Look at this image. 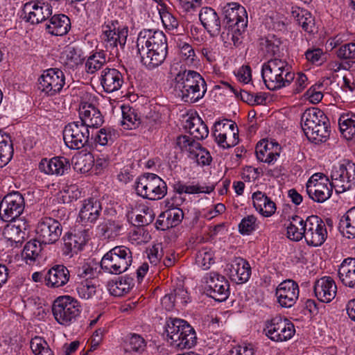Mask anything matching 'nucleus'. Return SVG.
<instances>
[{
    "mask_svg": "<svg viewBox=\"0 0 355 355\" xmlns=\"http://www.w3.org/2000/svg\"><path fill=\"white\" fill-rule=\"evenodd\" d=\"M136 46L141 62L149 70L160 66L168 53L166 36L159 30L141 31L137 37Z\"/></svg>",
    "mask_w": 355,
    "mask_h": 355,
    "instance_id": "obj_1",
    "label": "nucleus"
},
{
    "mask_svg": "<svg viewBox=\"0 0 355 355\" xmlns=\"http://www.w3.org/2000/svg\"><path fill=\"white\" fill-rule=\"evenodd\" d=\"M261 76L266 87L275 91L289 86L293 81L294 73L285 60L273 58L262 64Z\"/></svg>",
    "mask_w": 355,
    "mask_h": 355,
    "instance_id": "obj_2",
    "label": "nucleus"
},
{
    "mask_svg": "<svg viewBox=\"0 0 355 355\" xmlns=\"http://www.w3.org/2000/svg\"><path fill=\"white\" fill-rule=\"evenodd\" d=\"M301 125L306 137L312 142H323L329 135L327 117L318 108L308 109L302 114Z\"/></svg>",
    "mask_w": 355,
    "mask_h": 355,
    "instance_id": "obj_3",
    "label": "nucleus"
},
{
    "mask_svg": "<svg viewBox=\"0 0 355 355\" xmlns=\"http://www.w3.org/2000/svg\"><path fill=\"white\" fill-rule=\"evenodd\" d=\"M167 340L173 347L179 349H190L197 343L194 329L185 320L170 318L166 324Z\"/></svg>",
    "mask_w": 355,
    "mask_h": 355,
    "instance_id": "obj_4",
    "label": "nucleus"
},
{
    "mask_svg": "<svg viewBox=\"0 0 355 355\" xmlns=\"http://www.w3.org/2000/svg\"><path fill=\"white\" fill-rule=\"evenodd\" d=\"M128 35V28L117 20L107 19L101 26V42L112 56L117 57L123 50Z\"/></svg>",
    "mask_w": 355,
    "mask_h": 355,
    "instance_id": "obj_5",
    "label": "nucleus"
},
{
    "mask_svg": "<svg viewBox=\"0 0 355 355\" xmlns=\"http://www.w3.org/2000/svg\"><path fill=\"white\" fill-rule=\"evenodd\" d=\"M52 313L58 324L68 327L80 316L81 306L76 298L70 295H62L54 300Z\"/></svg>",
    "mask_w": 355,
    "mask_h": 355,
    "instance_id": "obj_6",
    "label": "nucleus"
},
{
    "mask_svg": "<svg viewBox=\"0 0 355 355\" xmlns=\"http://www.w3.org/2000/svg\"><path fill=\"white\" fill-rule=\"evenodd\" d=\"M132 252L123 245L116 246L104 254L101 267L104 272L119 275L125 272L132 264Z\"/></svg>",
    "mask_w": 355,
    "mask_h": 355,
    "instance_id": "obj_7",
    "label": "nucleus"
},
{
    "mask_svg": "<svg viewBox=\"0 0 355 355\" xmlns=\"http://www.w3.org/2000/svg\"><path fill=\"white\" fill-rule=\"evenodd\" d=\"M331 185L336 193H343L355 187V163L344 159L334 165L331 171Z\"/></svg>",
    "mask_w": 355,
    "mask_h": 355,
    "instance_id": "obj_8",
    "label": "nucleus"
},
{
    "mask_svg": "<svg viewBox=\"0 0 355 355\" xmlns=\"http://www.w3.org/2000/svg\"><path fill=\"white\" fill-rule=\"evenodd\" d=\"M135 191L139 196L144 198L157 200L166 195L167 185L157 175L146 173L137 179Z\"/></svg>",
    "mask_w": 355,
    "mask_h": 355,
    "instance_id": "obj_9",
    "label": "nucleus"
},
{
    "mask_svg": "<svg viewBox=\"0 0 355 355\" xmlns=\"http://www.w3.org/2000/svg\"><path fill=\"white\" fill-rule=\"evenodd\" d=\"M224 21L238 35L243 32L248 24L245 8L237 2H222L219 6Z\"/></svg>",
    "mask_w": 355,
    "mask_h": 355,
    "instance_id": "obj_10",
    "label": "nucleus"
},
{
    "mask_svg": "<svg viewBox=\"0 0 355 355\" xmlns=\"http://www.w3.org/2000/svg\"><path fill=\"white\" fill-rule=\"evenodd\" d=\"M263 331L270 340L276 343L288 341L295 333L294 324L288 319L280 315L267 320Z\"/></svg>",
    "mask_w": 355,
    "mask_h": 355,
    "instance_id": "obj_11",
    "label": "nucleus"
},
{
    "mask_svg": "<svg viewBox=\"0 0 355 355\" xmlns=\"http://www.w3.org/2000/svg\"><path fill=\"white\" fill-rule=\"evenodd\" d=\"M90 128L79 121L69 123L63 130V139L70 149L78 150L88 144Z\"/></svg>",
    "mask_w": 355,
    "mask_h": 355,
    "instance_id": "obj_12",
    "label": "nucleus"
},
{
    "mask_svg": "<svg viewBox=\"0 0 355 355\" xmlns=\"http://www.w3.org/2000/svg\"><path fill=\"white\" fill-rule=\"evenodd\" d=\"M212 135L216 144L226 149L236 146L239 142V129L235 122L223 119L216 121Z\"/></svg>",
    "mask_w": 355,
    "mask_h": 355,
    "instance_id": "obj_13",
    "label": "nucleus"
},
{
    "mask_svg": "<svg viewBox=\"0 0 355 355\" xmlns=\"http://www.w3.org/2000/svg\"><path fill=\"white\" fill-rule=\"evenodd\" d=\"M333 189L328 177L322 173L313 174L306 184V191L309 197L319 203L330 198Z\"/></svg>",
    "mask_w": 355,
    "mask_h": 355,
    "instance_id": "obj_14",
    "label": "nucleus"
},
{
    "mask_svg": "<svg viewBox=\"0 0 355 355\" xmlns=\"http://www.w3.org/2000/svg\"><path fill=\"white\" fill-rule=\"evenodd\" d=\"M65 75L58 68L44 70L38 78L39 89L45 95L53 96L60 94L65 85Z\"/></svg>",
    "mask_w": 355,
    "mask_h": 355,
    "instance_id": "obj_15",
    "label": "nucleus"
},
{
    "mask_svg": "<svg viewBox=\"0 0 355 355\" xmlns=\"http://www.w3.org/2000/svg\"><path fill=\"white\" fill-rule=\"evenodd\" d=\"M305 232L303 233L306 244L312 247L322 245L327 238L324 222L317 216H310L305 220Z\"/></svg>",
    "mask_w": 355,
    "mask_h": 355,
    "instance_id": "obj_16",
    "label": "nucleus"
},
{
    "mask_svg": "<svg viewBox=\"0 0 355 355\" xmlns=\"http://www.w3.org/2000/svg\"><path fill=\"white\" fill-rule=\"evenodd\" d=\"M62 232L60 222L51 217L42 218L35 229L36 238L44 245L53 244L58 241Z\"/></svg>",
    "mask_w": 355,
    "mask_h": 355,
    "instance_id": "obj_17",
    "label": "nucleus"
},
{
    "mask_svg": "<svg viewBox=\"0 0 355 355\" xmlns=\"http://www.w3.org/2000/svg\"><path fill=\"white\" fill-rule=\"evenodd\" d=\"M24 199L19 192L6 195L0 203V216L6 222H12L23 213Z\"/></svg>",
    "mask_w": 355,
    "mask_h": 355,
    "instance_id": "obj_18",
    "label": "nucleus"
},
{
    "mask_svg": "<svg viewBox=\"0 0 355 355\" xmlns=\"http://www.w3.org/2000/svg\"><path fill=\"white\" fill-rule=\"evenodd\" d=\"M210 296L217 301L225 300L230 295V284L226 278L214 272L205 274L202 279Z\"/></svg>",
    "mask_w": 355,
    "mask_h": 355,
    "instance_id": "obj_19",
    "label": "nucleus"
},
{
    "mask_svg": "<svg viewBox=\"0 0 355 355\" xmlns=\"http://www.w3.org/2000/svg\"><path fill=\"white\" fill-rule=\"evenodd\" d=\"M23 19L31 24H38L47 20L53 12L52 6L40 1H31L23 7Z\"/></svg>",
    "mask_w": 355,
    "mask_h": 355,
    "instance_id": "obj_20",
    "label": "nucleus"
},
{
    "mask_svg": "<svg viewBox=\"0 0 355 355\" xmlns=\"http://www.w3.org/2000/svg\"><path fill=\"white\" fill-rule=\"evenodd\" d=\"M299 294V286L292 279L283 281L275 290L277 302L284 308L292 307L298 300Z\"/></svg>",
    "mask_w": 355,
    "mask_h": 355,
    "instance_id": "obj_21",
    "label": "nucleus"
},
{
    "mask_svg": "<svg viewBox=\"0 0 355 355\" xmlns=\"http://www.w3.org/2000/svg\"><path fill=\"white\" fill-rule=\"evenodd\" d=\"M282 147L274 139H262L255 148V153L259 161L268 164H273L279 157Z\"/></svg>",
    "mask_w": 355,
    "mask_h": 355,
    "instance_id": "obj_22",
    "label": "nucleus"
},
{
    "mask_svg": "<svg viewBox=\"0 0 355 355\" xmlns=\"http://www.w3.org/2000/svg\"><path fill=\"white\" fill-rule=\"evenodd\" d=\"M78 114L79 121L92 130L98 128L103 123L101 112L92 103L82 101L79 106Z\"/></svg>",
    "mask_w": 355,
    "mask_h": 355,
    "instance_id": "obj_23",
    "label": "nucleus"
},
{
    "mask_svg": "<svg viewBox=\"0 0 355 355\" xmlns=\"http://www.w3.org/2000/svg\"><path fill=\"white\" fill-rule=\"evenodd\" d=\"M102 211L101 202L94 198L83 200L78 213V221L85 226H92L99 218Z\"/></svg>",
    "mask_w": 355,
    "mask_h": 355,
    "instance_id": "obj_24",
    "label": "nucleus"
},
{
    "mask_svg": "<svg viewBox=\"0 0 355 355\" xmlns=\"http://www.w3.org/2000/svg\"><path fill=\"white\" fill-rule=\"evenodd\" d=\"M39 170L46 175L61 176L70 169V163L64 157L44 158L39 164Z\"/></svg>",
    "mask_w": 355,
    "mask_h": 355,
    "instance_id": "obj_25",
    "label": "nucleus"
},
{
    "mask_svg": "<svg viewBox=\"0 0 355 355\" xmlns=\"http://www.w3.org/2000/svg\"><path fill=\"white\" fill-rule=\"evenodd\" d=\"M314 293L318 300L324 303H329L336 295V284L331 277H322L315 282Z\"/></svg>",
    "mask_w": 355,
    "mask_h": 355,
    "instance_id": "obj_26",
    "label": "nucleus"
},
{
    "mask_svg": "<svg viewBox=\"0 0 355 355\" xmlns=\"http://www.w3.org/2000/svg\"><path fill=\"white\" fill-rule=\"evenodd\" d=\"M89 238V230L86 229L65 234L63 238L64 254L68 255L77 253L82 250Z\"/></svg>",
    "mask_w": 355,
    "mask_h": 355,
    "instance_id": "obj_27",
    "label": "nucleus"
},
{
    "mask_svg": "<svg viewBox=\"0 0 355 355\" xmlns=\"http://www.w3.org/2000/svg\"><path fill=\"white\" fill-rule=\"evenodd\" d=\"M231 279L236 284H243L248 281L251 275L250 263L244 259L236 257L228 267Z\"/></svg>",
    "mask_w": 355,
    "mask_h": 355,
    "instance_id": "obj_28",
    "label": "nucleus"
},
{
    "mask_svg": "<svg viewBox=\"0 0 355 355\" xmlns=\"http://www.w3.org/2000/svg\"><path fill=\"white\" fill-rule=\"evenodd\" d=\"M70 274L67 267L55 265L44 275V279L49 288H59L64 286L69 280Z\"/></svg>",
    "mask_w": 355,
    "mask_h": 355,
    "instance_id": "obj_29",
    "label": "nucleus"
},
{
    "mask_svg": "<svg viewBox=\"0 0 355 355\" xmlns=\"http://www.w3.org/2000/svg\"><path fill=\"white\" fill-rule=\"evenodd\" d=\"M101 85L107 93L119 90L123 83L122 74L114 68H105L101 73Z\"/></svg>",
    "mask_w": 355,
    "mask_h": 355,
    "instance_id": "obj_30",
    "label": "nucleus"
},
{
    "mask_svg": "<svg viewBox=\"0 0 355 355\" xmlns=\"http://www.w3.org/2000/svg\"><path fill=\"white\" fill-rule=\"evenodd\" d=\"M206 84L201 75L191 70H183L179 71L173 80L174 91H180L185 87Z\"/></svg>",
    "mask_w": 355,
    "mask_h": 355,
    "instance_id": "obj_31",
    "label": "nucleus"
},
{
    "mask_svg": "<svg viewBox=\"0 0 355 355\" xmlns=\"http://www.w3.org/2000/svg\"><path fill=\"white\" fill-rule=\"evenodd\" d=\"M252 205L255 210L263 217H270L276 211L275 203L260 191L254 192L252 195Z\"/></svg>",
    "mask_w": 355,
    "mask_h": 355,
    "instance_id": "obj_32",
    "label": "nucleus"
},
{
    "mask_svg": "<svg viewBox=\"0 0 355 355\" xmlns=\"http://www.w3.org/2000/svg\"><path fill=\"white\" fill-rule=\"evenodd\" d=\"M14 223L7 225L3 232L4 242L7 245L17 247L22 242L25 235L23 230H26V224L23 223L21 225V220H13Z\"/></svg>",
    "mask_w": 355,
    "mask_h": 355,
    "instance_id": "obj_33",
    "label": "nucleus"
},
{
    "mask_svg": "<svg viewBox=\"0 0 355 355\" xmlns=\"http://www.w3.org/2000/svg\"><path fill=\"white\" fill-rule=\"evenodd\" d=\"M338 277L342 284L355 288V258L344 259L338 266Z\"/></svg>",
    "mask_w": 355,
    "mask_h": 355,
    "instance_id": "obj_34",
    "label": "nucleus"
},
{
    "mask_svg": "<svg viewBox=\"0 0 355 355\" xmlns=\"http://www.w3.org/2000/svg\"><path fill=\"white\" fill-rule=\"evenodd\" d=\"M71 27L69 18L63 14L51 16L49 22L46 24V31L53 35L62 36L68 33Z\"/></svg>",
    "mask_w": 355,
    "mask_h": 355,
    "instance_id": "obj_35",
    "label": "nucleus"
},
{
    "mask_svg": "<svg viewBox=\"0 0 355 355\" xmlns=\"http://www.w3.org/2000/svg\"><path fill=\"white\" fill-rule=\"evenodd\" d=\"M199 18L202 26L209 33H218L220 29V21L216 12L209 7L201 9Z\"/></svg>",
    "mask_w": 355,
    "mask_h": 355,
    "instance_id": "obj_36",
    "label": "nucleus"
},
{
    "mask_svg": "<svg viewBox=\"0 0 355 355\" xmlns=\"http://www.w3.org/2000/svg\"><path fill=\"white\" fill-rule=\"evenodd\" d=\"M184 102L193 103L202 98L207 92V84L185 87L180 91H174Z\"/></svg>",
    "mask_w": 355,
    "mask_h": 355,
    "instance_id": "obj_37",
    "label": "nucleus"
},
{
    "mask_svg": "<svg viewBox=\"0 0 355 355\" xmlns=\"http://www.w3.org/2000/svg\"><path fill=\"white\" fill-rule=\"evenodd\" d=\"M338 125L342 136L348 141L355 142V114H341L338 119Z\"/></svg>",
    "mask_w": 355,
    "mask_h": 355,
    "instance_id": "obj_38",
    "label": "nucleus"
},
{
    "mask_svg": "<svg viewBox=\"0 0 355 355\" xmlns=\"http://www.w3.org/2000/svg\"><path fill=\"white\" fill-rule=\"evenodd\" d=\"M305 220L299 216H293L289 219V223L286 227L287 237L294 241H299L304 238L303 232H305Z\"/></svg>",
    "mask_w": 355,
    "mask_h": 355,
    "instance_id": "obj_39",
    "label": "nucleus"
},
{
    "mask_svg": "<svg viewBox=\"0 0 355 355\" xmlns=\"http://www.w3.org/2000/svg\"><path fill=\"white\" fill-rule=\"evenodd\" d=\"M60 60L64 65L73 69L83 63L84 58L80 49L67 46L62 53Z\"/></svg>",
    "mask_w": 355,
    "mask_h": 355,
    "instance_id": "obj_40",
    "label": "nucleus"
},
{
    "mask_svg": "<svg viewBox=\"0 0 355 355\" xmlns=\"http://www.w3.org/2000/svg\"><path fill=\"white\" fill-rule=\"evenodd\" d=\"M184 126L194 139L200 140L208 136V128L199 117L187 119Z\"/></svg>",
    "mask_w": 355,
    "mask_h": 355,
    "instance_id": "obj_41",
    "label": "nucleus"
},
{
    "mask_svg": "<svg viewBox=\"0 0 355 355\" xmlns=\"http://www.w3.org/2000/svg\"><path fill=\"white\" fill-rule=\"evenodd\" d=\"M292 15L305 32L309 33L314 32L315 29L314 19L310 12L305 9L296 8L293 10Z\"/></svg>",
    "mask_w": 355,
    "mask_h": 355,
    "instance_id": "obj_42",
    "label": "nucleus"
},
{
    "mask_svg": "<svg viewBox=\"0 0 355 355\" xmlns=\"http://www.w3.org/2000/svg\"><path fill=\"white\" fill-rule=\"evenodd\" d=\"M121 108L122 114L121 123L123 128L132 130L139 127L141 123V119L137 111L126 105H122Z\"/></svg>",
    "mask_w": 355,
    "mask_h": 355,
    "instance_id": "obj_43",
    "label": "nucleus"
},
{
    "mask_svg": "<svg viewBox=\"0 0 355 355\" xmlns=\"http://www.w3.org/2000/svg\"><path fill=\"white\" fill-rule=\"evenodd\" d=\"M77 281L76 291L78 295L81 299L89 300L92 298L96 293L97 288L96 279H82Z\"/></svg>",
    "mask_w": 355,
    "mask_h": 355,
    "instance_id": "obj_44",
    "label": "nucleus"
},
{
    "mask_svg": "<svg viewBox=\"0 0 355 355\" xmlns=\"http://www.w3.org/2000/svg\"><path fill=\"white\" fill-rule=\"evenodd\" d=\"M158 13L164 28L173 33L177 32L179 27V21L169 11L166 4H162L160 6H158Z\"/></svg>",
    "mask_w": 355,
    "mask_h": 355,
    "instance_id": "obj_45",
    "label": "nucleus"
},
{
    "mask_svg": "<svg viewBox=\"0 0 355 355\" xmlns=\"http://www.w3.org/2000/svg\"><path fill=\"white\" fill-rule=\"evenodd\" d=\"M13 147L10 138L0 133V167L6 166L12 159Z\"/></svg>",
    "mask_w": 355,
    "mask_h": 355,
    "instance_id": "obj_46",
    "label": "nucleus"
},
{
    "mask_svg": "<svg viewBox=\"0 0 355 355\" xmlns=\"http://www.w3.org/2000/svg\"><path fill=\"white\" fill-rule=\"evenodd\" d=\"M117 131L111 127H104L100 129L94 136L96 146H105L111 145L117 138Z\"/></svg>",
    "mask_w": 355,
    "mask_h": 355,
    "instance_id": "obj_47",
    "label": "nucleus"
},
{
    "mask_svg": "<svg viewBox=\"0 0 355 355\" xmlns=\"http://www.w3.org/2000/svg\"><path fill=\"white\" fill-rule=\"evenodd\" d=\"M339 227L345 231L348 238H355V207L349 209L341 217Z\"/></svg>",
    "mask_w": 355,
    "mask_h": 355,
    "instance_id": "obj_48",
    "label": "nucleus"
},
{
    "mask_svg": "<svg viewBox=\"0 0 355 355\" xmlns=\"http://www.w3.org/2000/svg\"><path fill=\"white\" fill-rule=\"evenodd\" d=\"M177 48L179 51L180 56L187 64L191 65L197 62V55L193 46L187 42L178 40L177 42Z\"/></svg>",
    "mask_w": 355,
    "mask_h": 355,
    "instance_id": "obj_49",
    "label": "nucleus"
},
{
    "mask_svg": "<svg viewBox=\"0 0 355 355\" xmlns=\"http://www.w3.org/2000/svg\"><path fill=\"white\" fill-rule=\"evenodd\" d=\"M184 213L180 207L168 208L164 213V218H166V223L164 226L160 227L162 230H166L179 225L183 219Z\"/></svg>",
    "mask_w": 355,
    "mask_h": 355,
    "instance_id": "obj_50",
    "label": "nucleus"
},
{
    "mask_svg": "<svg viewBox=\"0 0 355 355\" xmlns=\"http://www.w3.org/2000/svg\"><path fill=\"white\" fill-rule=\"evenodd\" d=\"M214 263V252L210 248H202L196 254V264L202 270L209 269Z\"/></svg>",
    "mask_w": 355,
    "mask_h": 355,
    "instance_id": "obj_51",
    "label": "nucleus"
},
{
    "mask_svg": "<svg viewBox=\"0 0 355 355\" xmlns=\"http://www.w3.org/2000/svg\"><path fill=\"white\" fill-rule=\"evenodd\" d=\"M106 63L103 52H96L90 55L85 62V70L87 73L93 74L101 69Z\"/></svg>",
    "mask_w": 355,
    "mask_h": 355,
    "instance_id": "obj_52",
    "label": "nucleus"
},
{
    "mask_svg": "<svg viewBox=\"0 0 355 355\" xmlns=\"http://www.w3.org/2000/svg\"><path fill=\"white\" fill-rule=\"evenodd\" d=\"M146 348V341L140 335L133 334L128 339L125 344V351L138 354H142Z\"/></svg>",
    "mask_w": 355,
    "mask_h": 355,
    "instance_id": "obj_53",
    "label": "nucleus"
},
{
    "mask_svg": "<svg viewBox=\"0 0 355 355\" xmlns=\"http://www.w3.org/2000/svg\"><path fill=\"white\" fill-rule=\"evenodd\" d=\"M42 244L36 238L35 240H31L26 243L22 252V256L26 261H34L39 257L42 251Z\"/></svg>",
    "mask_w": 355,
    "mask_h": 355,
    "instance_id": "obj_54",
    "label": "nucleus"
},
{
    "mask_svg": "<svg viewBox=\"0 0 355 355\" xmlns=\"http://www.w3.org/2000/svg\"><path fill=\"white\" fill-rule=\"evenodd\" d=\"M259 227L257 218L254 215H248L243 218L239 224V233L243 236L250 235Z\"/></svg>",
    "mask_w": 355,
    "mask_h": 355,
    "instance_id": "obj_55",
    "label": "nucleus"
},
{
    "mask_svg": "<svg viewBox=\"0 0 355 355\" xmlns=\"http://www.w3.org/2000/svg\"><path fill=\"white\" fill-rule=\"evenodd\" d=\"M132 288L128 279H121L109 284L110 293L116 297H121L130 292Z\"/></svg>",
    "mask_w": 355,
    "mask_h": 355,
    "instance_id": "obj_56",
    "label": "nucleus"
},
{
    "mask_svg": "<svg viewBox=\"0 0 355 355\" xmlns=\"http://www.w3.org/2000/svg\"><path fill=\"white\" fill-rule=\"evenodd\" d=\"M150 239V235L145 230L144 226L138 225L132 230L128 235L129 241L134 245H141L148 243Z\"/></svg>",
    "mask_w": 355,
    "mask_h": 355,
    "instance_id": "obj_57",
    "label": "nucleus"
},
{
    "mask_svg": "<svg viewBox=\"0 0 355 355\" xmlns=\"http://www.w3.org/2000/svg\"><path fill=\"white\" fill-rule=\"evenodd\" d=\"M137 213L135 216L136 222L138 225L144 226L152 223L155 218L153 210L145 205H140L137 209Z\"/></svg>",
    "mask_w": 355,
    "mask_h": 355,
    "instance_id": "obj_58",
    "label": "nucleus"
},
{
    "mask_svg": "<svg viewBox=\"0 0 355 355\" xmlns=\"http://www.w3.org/2000/svg\"><path fill=\"white\" fill-rule=\"evenodd\" d=\"M189 157L198 165L201 166L209 165L212 159L209 153L202 148L200 143L196 149L191 152V155H189Z\"/></svg>",
    "mask_w": 355,
    "mask_h": 355,
    "instance_id": "obj_59",
    "label": "nucleus"
},
{
    "mask_svg": "<svg viewBox=\"0 0 355 355\" xmlns=\"http://www.w3.org/2000/svg\"><path fill=\"white\" fill-rule=\"evenodd\" d=\"M31 348L35 355H54L48 343L41 337L32 338Z\"/></svg>",
    "mask_w": 355,
    "mask_h": 355,
    "instance_id": "obj_60",
    "label": "nucleus"
},
{
    "mask_svg": "<svg viewBox=\"0 0 355 355\" xmlns=\"http://www.w3.org/2000/svg\"><path fill=\"white\" fill-rule=\"evenodd\" d=\"M176 144L182 151L191 155V152L198 146L199 142L196 141L191 135H181L177 138Z\"/></svg>",
    "mask_w": 355,
    "mask_h": 355,
    "instance_id": "obj_61",
    "label": "nucleus"
},
{
    "mask_svg": "<svg viewBox=\"0 0 355 355\" xmlns=\"http://www.w3.org/2000/svg\"><path fill=\"white\" fill-rule=\"evenodd\" d=\"M263 50L268 55H275L280 51L281 41L275 35H268L264 43H262Z\"/></svg>",
    "mask_w": 355,
    "mask_h": 355,
    "instance_id": "obj_62",
    "label": "nucleus"
},
{
    "mask_svg": "<svg viewBox=\"0 0 355 355\" xmlns=\"http://www.w3.org/2000/svg\"><path fill=\"white\" fill-rule=\"evenodd\" d=\"M121 229V227L114 221L107 220L97 226L99 234L103 236H110L113 234H116Z\"/></svg>",
    "mask_w": 355,
    "mask_h": 355,
    "instance_id": "obj_63",
    "label": "nucleus"
},
{
    "mask_svg": "<svg viewBox=\"0 0 355 355\" xmlns=\"http://www.w3.org/2000/svg\"><path fill=\"white\" fill-rule=\"evenodd\" d=\"M322 88V84L312 85L304 94L305 98L313 104L319 103L323 97Z\"/></svg>",
    "mask_w": 355,
    "mask_h": 355,
    "instance_id": "obj_64",
    "label": "nucleus"
}]
</instances>
